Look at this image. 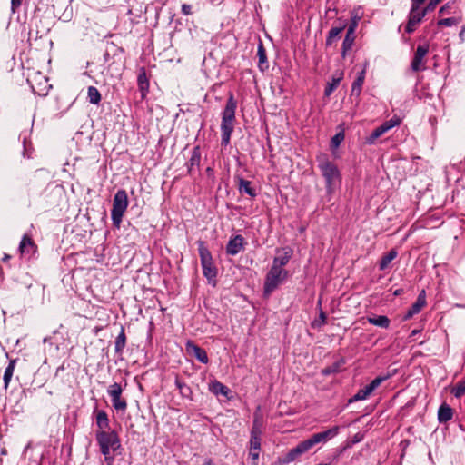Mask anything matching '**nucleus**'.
Listing matches in <instances>:
<instances>
[{"label": "nucleus", "mask_w": 465, "mask_h": 465, "mask_svg": "<svg viewBox=\"0 0 465 465\" xmlns=\"http://www.w3.org/2000/svg\"><path fill=\"white\" fill-rule=\"evenodd\" d=\"M319 168L326 182V188L329 193L341 183V174L337 166L326 157H319Z\"/></svg>", "instance_id": "1"}, {"label": "nucleus", "mask_w": 465, "mask_h": 465, "mask_svg": "<svg viewBox=\"0 0 465 465\" xmlns=\"http://www.w3.org/2000/svg\"><path fill=\"white\" fill-rule=\"evenodd\" d=\"M96 440L100 447L104 460L114 459L111 452L120 448V440L114 430H98L96 432Z\"/></svg>", "instance_id": "2"}, {"label": "nucleus", "mask_w": 465, "mask_h": 465, "mask_svg": "<svg viewBox=\"0 0 465 465\" xmlns=\"http://www.w3.org/2000/svg\"><path fill=\"white\" fill-rule=\"evenodd\" d=\"M198 246L201 264L203 268V274L207 279L210 284L215 286L217 269L213 264L212 254L208 248L205 246L203 242L199 241Z\"/></svg>", "instance_id": "3"}, {"label": "nucleus", "mask_w": 465, "mask_h": 465, "mask_svg": "<svg viewBox=\"0 0 465 465\" xmlns=\"http://www.w3.org/2000/svg\"><path fill=\"white\" fill-rule=\"evenodd\" d=\"M288 271L272 266L264 280L263 292L265 296L271 295L288 278Z\"/></svg>", "instance_id": "4"}, {"label": "nucleus", "mask_w": 465, "mask_h": 465, "mask_svg": "<svg viewBox=\"0 0 465 465\" xmlns=\"http://www.w3.org/2000/svg\"><path fill=\"white\" fill-rule=\"evenodd\" d=\"M128 196L124 190H118L114 196L111 218L114 225L120 227L124 213L128 207Z\"/></svg>", "instance_id": "5"}, {"label": "nucleus", "mask_w": 465, "mask_h": 465, "mask_svg": "<svg viewBox=\"0 0 465 465\" xmlns=\"http://www.w3.org/2000/svg\"><path fill=\"white\" fill-rule=\"evenodd\" d=\"M421 4L412 3L411 8L409 15V20L406 25V31L408 33H412L416 26L420 24L422 18L426 15L430 10H427V6L423 9H420Z\"/></svg>", "instance_id": "6"}, {"label": "nucleus", "mask_w": 465, "mask_h": 465, "mask_svg": "<svg viewBox=\"0 0 465 465\" xmlns=\"http://www.w3.org/2000/svg\"><path fill=\"white\" fill-rule=\"evenodd\" d=\"M263 420L258 411L254 414L253 425L251 431L250 449H261V435L262 432Z\"/></svg>", "instance_id": "7"}, {"label": "nucleus", "mask_w": 465, "mask_h": 465, "mask_svg": "<svg viewBox=\"0 0 465 465\" xmlns=\"http://www.w3.org/2000/svg\"><path fill=\"white\" fill-rule=\"evenodd\" d=\"M428 52L429 47L427 45H419L417 47L413 60L411 62V68L413 71L418 72L425 69V57Z\"/></svg>", "instance_id": "8"}, {"label": "nucleus", "mask_w": 465, "mask_h": 465, "mask_svg": "<svg viewBox=\"0 0 465 465\" xmlns=\"http://www.w3.org/2000/svg\"><path fill=\"white\" fill-rule=\"evenodd\" d=\"M313 446L314 445L311 438L300 442L295 448L290 450L286 457L287 461H293L299 456L309 451Z\"/></svg>", "instance_id": "9"}, {"label": "nucleus", "mask_w": 465, "mask_h": 465, "mask_svg": "<svg viewBox=\"0 0 465 465\" xmlns=\"http://www.w3.org/2000/svg\"><path fill=\"white\" fill-rule=\"evenodd\" d=\"M340 430L339 426H334L332 428H330L324 431H321L318 433L313 434L312 437H310L313 442V445L319 443H326L330 440L333 439L335 436L338 435Z\"/></svg>", "instance_id": "10"}, {"label": "nucleus", "mask_w": 465, "mask_h": 465, "mask_svg": "<svg viewBox=\"0 0 465 465\" xmlns=\"http://www.w3.org/2000/svg\"><path fill=\"white\" fill-rule=\"evenodd\" d=\"M108 394L112 399L113 407H125L126 402L121 400L122 386L119 383L114 382L108 388Z\"/></svg>", "instance_id": "11"}, {"label": "nucleus", "mask_w": 465, "mask_h": 465, "mask_svg": "<svg viewBox=\"0 0 465 465\" xmlns=\"http://www.w3.org/2000/svg\"><path fill=\"white\" fill-rule=\"evenodd\" d=\"M292 255V250L290 248H283L277 251V255L274 257L272 265L279 269H284L283 267L289 262Z\"/></svg>", "instance_id": "12"}, {"label": "nucleus", "mask_w": 465, "mask_h": 465, "mask_svg": "<svg viewBox=\"0 0 465 465\" xmlns=\"http://www.w3.org/2000/svg\"><path fill=\"white\" fill-rule=\"evenodd\" d=\"M186 351L188 354L194 356L199 361L203 363L208 362V356L206 351L194 344L193 341L186 342Z\"/></svg>", "instance_id": "13"}, {"label": "nucleus", "mask_w": 465, "mask_h": 465, "mask_svg": "<svg viewBox=\"0 0 465 465\" xmlns=\"http://www.w3.org/2000/svg\"><path fill=\"white\" fill-rule=\"evenodd\" d=\"M243 244L244 238L240 234L235 235L229 241L226 246V252L230 255H236L243 249Z\"/></svg>", "instance_id": "14"}, {"label": "nucleus", "mask_w": 465, "mask_h": 465, "mask_svg": "<svg viewBox=\"0 0 465 465\" xmlns=\"http://www.w3.org/2000/svg\"><path fill=\"white\" fill-rule=\"evenodd\" d=\"M425 292L422 291L421 293L418 296L416 302L412 304V306L409 309L404 316V320L411 319L413 315L419 313L420 310L425 306Z\"/></svg>", "instance_id": "15"}, {"label": "nucleus", "mask_w": 465, "mask_h": 465, "mask_svg": "<svg viewBox=\"0 0 465 465\" xmlns=\"http://www.w3.org/2000/svg\"><path fill=\"white\" fill-rule=\"evenodd\" d=\"M235 109H236V103L233 100L232 96H231L226 104V106L224 108V111L223 113V121H233L235 120Z\"/></svg>", "instance_id": "16"}, {"label": "nucleus", "mask_w": 465, "mask_h": 465, "mask_svg": "<svg viewBox=\"0 0 465 465\" xmlns=\"http://www.w3.org/2000/svg\"><path fill=\"white\" fill-rule=\"evenodd\" d=\"M233 121H222V141L224 144H228L230 142L231 134L233 131Z\"/></svg>", "instance_id": "17"}, {"label": "nucleus", "mask_w": 465, "mask_h": 465, "mask_svg": "<svg viewBox=\"0 0 465 465\" xmlns=\"http://www.w3.org/2000/svg\"><path fill=\"white\" fill-rule=\"evenodd\" d=\"M35 245L32 239L25 235L20 242L19 250L22 254H30L35 252Z\"/></svg>", "instance_id": "18"}, {"label": "nucleus", "mask_w": 465, "mask_h": 465, "mask_svg": "<svg viewBox=\"0 0 465 465\" xmlns=\"http://www.w3.org/2000/svg\"><path fill=\"white\" fill-rule=\"evenodd\" d=\"M343 78V72L338 71L336 72L331 78V82L328 84L327 87L325 88V95L329 96L340 84L341 81Z\"/></svg>", "instance_id": "19"}, {"label": "nucleus", "mask_w": 465, "mask_h": 465, "mask_svg": "<svg viewBox=\"0 0 465 465\" xmlns=\"http://www.w3.org/2000/svg\"><path fill=\"white\" fill-rule=\"evenodd\" d=\"M364 79H365V70L363 69L359 73L357 78L352 83L351 95L359 96L361 94V88H362V85L364 83Z\"/></svg>", "instance_id": "20"}, {"label": "nucleus", "mask_w": 465, "mask_h": 465, "mask_svg": "<svg viewBox=\"0 0 465 465\" xmlns=\"http://www.w3.org/2000/svg\"><path fill=\"white\" fill-rule=\"evenodd\" d=\"M238 190L241 193H244L251 197L256 196L255 189L252 187L251 182L242 178L238 179Z\"/></svg>", "instance_id": "21"}, {"label": "nucleus", "mask_w": 465, "mask_h": 465, "mask_svg": "<svg viewBox=\"0 0 465 465\" xmlns=\"http://www.w3.org/2000/svg\"><path fill=\"white\" fill-rule=\"evenodd\" d=\"M367 321L375 326L387 329L390 326V319L385 315H379L374 317H368Z\"/></svg>", "instance_id": "22"}, {"label": "nucleus", "mask_w": 465, "mask_h": 465, "mask_svg": "<svg viewBox=\"0 0 465 465\" xmlns=\"http://www.w3.org/2000/svg\"><path fill=\"white\" fill-rule=\"evenodd\" d=\"M95 420L99 430H106L107 429H109V420L107 414L104 411H96Z\"/></svg>", "instance_id": "23"}, {"label": "nucleus", "mask_w": 465, "mask_h": 465, "mask_svg": "<svg viewBox=\"0 0 465 465\" xmlns=\"http://www.w3.org/2000/svg\"><path fill=\"white\" fill-rule=\"evenodd\" d=\"M210 391L214 393L215 395H223L228 396L229 392L231 391L226 386H224L220 381H213L210 384Z\"/></svg>", "instance_id": "24"}, {"label": "nucleus", "mask_w": 465, "mask_h": 465, "mask_svg": "<svg viewBox=\"0 0 465 465\" xmlns=\"http://www.w3.org/2000/svg\"><path fill=\"white\" fill-rule=\"evenodd\" d=\"M354 39H355L354 34H350V31L347 30V34L343 40L342 47H341L342 56H345L346 53L351 49L352 45L354 43Z\"/></svg>", "instance_id": "25"}, {"label": "nucleus", "mask_w": 465, "mask_h": 465, "mask_svg": "<svg viewBox=\"0 0 465 465\" xmlns=\"http://www.w3.org/2000/svg\"><path fill=\"white\" fill-rule=\"evenodd\" d=\"M87 94H88L89 102L91 104H98L100 103V101H101V94H100V92L98 91L97 88H95L94 86L88 87Z\"/></svg>", "instance_id": "26"}, {"label": "nucleus", "mask_w": 465, "mask_h": 465, "mask_svg": "<svg viewBox=\"0 0 465 465\" xmlns=\"http://www.w3.org/2000/svg\"><path fill=\"white\" fill-rule=\"evenodd\" d=\"M396 256H397V252L395 250L390 251L381 260L380 269L381 270H385L389 266L390 262L396 258Z\"/></svg>", "instance_id": "27"}, {"label": "nucleus", "mask_w": 465, "mask_h": 465, "mask_svg": "<svg viewBox=\"0 0 465 465\" xmlns=\"http://www.w3.org/2000/svg\"><path fill=\"white\" fill-rule=\"evenodd\" d=\"M371 393L372 391L370 389V386L366 385L362 389L359 390V391L353 396V398L349 401V402L351 403L354 400H364Z\"/></svg>", "instance_id": "28"}, {"label": "nucleus", "mask_w": 465, "mask_h": 465, "mask_svg": "<svg viewBox=\"0 0 465 465\" xmlns=\"http://www.w3.org/2000/svg\"><path fill=\"white\" fill-rule=\"evenodd\" d=\"M453 417L452 409H439L438 420L440 422H447Z\"/></svg>", "instance_id": "29"}, {"label": "nucleus", "mask_w": 465, "mask_h": 465, "mask_svg": "<svg viewBox=\"0 0 465 465\" xmlns=\"http://www.w3.org/2000/svg\"><path fill=\"white\" fill-rule=\"evenodd\" d=\"M14 370H15V361H10L9 365L6 367L5 373H4V377H3L5 388L8 387V384H9V382L12 379L13 373H14Z\"/></svg>", "instance_id": "30"}, {"label": "nucleus", "mask_w": 465, "mask_h": 465, "mask_svg": "<svg viewBox=\"0 0 465 465\" xmlns=\"http://www.w3.org/2000/svg\"><path fill=\"white\" fill-rule=\"evenodd\" d=\"M125 342H126V337H125V334L124 332V330H122V331L117 336L116 341H115V351H116V352H120V351H123V349L125 346Z\"/></svg>", "instance_id": "31"}, {"label": "nucleus", "mask_w": 465, "mask_h": 465, "mask_svg": "<svg viewBox=\"0 0 465 465\" xmlns=\"http://www.w3.org/2000/svg\"><path fill=\"white\" fill-rule=\"evenodd\" d=\"M343 27H333L330 30L326 44L331 45L335 38L342 32Z\"/></svg>", "instance_id": "32"}, {"label": "nucleus", "mask_w": 465, "mask_h": 465, "mask_svg": "<svg viewBox=\"0 0 465 465\" xmlns=\"http://www.w3.org/2000/svg\"><path fill=\"white\" fill-rule=\"evenodd\" d=\"M401 124V119L399 117H392L391 119L384 122L381 126L383 128L385 132H388L394 126H397Z\"/></svg>", "instance_id": "33"}, {"label": "nucleus", "mask_w": 465, "mask_h": 465, "mask_svg": "<svg viewBox=\"0 0 465 465\" xmlns=\"http://www.w3.org/2000/svg\"><path fill=\"white\" fill-rule=\"evenodd\" d=\"M461 22V17H449L441 19L438 22L439 25L452 26Z\"/></svg>", "instance_id": "34"}, {"label": "nucleus", "mask_w": 465, "mask_h": 465, "mask_svg": "<svg viewBox=\"0 0 465 465\" xmlns=\"http://www.w3.org/2000/svg\"><path fill=\"white\" fill-rule=\"evenodd\" d=\"M201 156L197 148H195L193 152L191 159L189 161V171L192 170L193 166H198L200 163Z\"/></svg>", "instance_id": "35"}, {"label": "nucleus", "mask_w": 465, "mask_h": 465, "mask_svg": "<svg viewBox=\"0 0 465 465\" xmlns=\"http://www.w3.org/2000/svg\"><path fill=\"white\" fill-rule=\"evenodd\" d=\"M452 393L455 397H461L465 393V380L460 381L452 388Z\"/></svg>", "instance_id": "36"}, {"label": "nucleus", "mask_w": 465, "mask_h": 465, "mask_svg": "<svg viewBox=\"0 0 465 465\" xmlns=\"http://www.w3.org/2000/svg\"><path fill=\"white\" fill-rule=\"evenodd\" d=\"M361 20V15L358 13L352 14L351 24L349 25L348 31H350V34H354L355 30L358 26V23Z\"/></svg>", "instance_id": "37"}, {"label": "nucleus", "mask_w": 465, "mask_h": 465, "mask_svg": "<svg viewBox=\"0 0 465 465\" xmlns=\"http://www.w3.org/2000/svg\"><path fill=\"white\" fill-rule=\"evenodd\" d=\"M390 377V375H387V376H378L377 378H375L370 384H368L370 386V389L373 391L374 390H376L384 381H386L388 378Z\"/></svg>", "instance_id": "38"}, {"label": "nucleus", "mask_w": 465, "mask_h": 465, "mask_svg": "<svg viewBox=\"0 0 465 465\" xmlns=\"http://www.w3.org/2000/svg\"><path fill=\"white\" fill-rule=\"evenodd\" d=\"M326 322V314L322 311L319 315V319H316L312 322V326L313 328L321 327Z\"/></svg>", "instance_id": "39"}, {"label": "nucleus", "mask_w": 465, "mask_h": 465, "mask_svg": "<svg viewBox=\"0 0 465 465\" xmlns=\"http://www.w3.org/2000/svg\"><path fill=\"white\" fill-rule=\"evenodd\" d=\"M386 132L383 130V128L380 125L379 127H377L373 132L372 134H371L370 138H369V142L370 143H373L377 138H379L380 136H381L383 134H385Z\"/></svg>", "instance_id": "40"}, {"label": "nucleus", "mask_w": 465, "mask_h": 465, "mask_svg": "<svg viewBox=\"0 0 465 465\" xmlns=\"http://www.w3.org/2000/svg\"><path fill=\"white\" fill-rule=\"evenodd\" d=\"M344 139L343 133L336 134L331 139V146L337 148Z\"/></svg>", "instance_id": "41"}, {"label": "nucleus", "mask_w": 465, "mask_h": 465, "mask_svg": "<svg viewBox=\"0 0 465 465\" xmlns=\"http://www.w3.org/2000/svg\"><path fill=\"white\" fill-rule=\"evenodd\" d=\"M257 54L259 57V66L261 67L262 64L266 62L265 50L262 45H260L258 47Z\"/></svg>", "instance_id": "42"}, {"label": "nucleus", "mask_w": 465, "mask_h": 465, "mask_svg": "<svg viewBox=\"0 0 465 465\" xmlns=\"http://www.w3.org/2000/svg\"><path fill=\"white\" fill-rule=\"evenodd\" d=\"M260 450L250 449L249 456L252 459V465H258Z\"/></svg>", "instance_id": "43"}, {"label": "nucleus", "mask_w": 465, "mask_h": 465, "mask_svg": "<svg viewBox=\"0 0 465 465\" xmlns=\"http://www.w3.org/2000/svg\"><path fill=\"white\" fill-rule=\"evenodd\" d=\"M138 84L141 91L143 93L148 86V83L144 74H140L138 76Z\"/></svg>", "instance_id": "44"}, {"label": "nucleus", "mask_w": 465, "mask_h": 465, "mask_svg": "<svg viewBox=\"0 0 465 465\" xmlns=\"http://www.w3.org/2000/svg\"><path fill=\"white\" fill-rule=\"evenodd\" d=\"M442 0H430L427 5V10L433 11L438 4H440Z\"/></svg>", "instance_id": "45"}, {"label": "nucleus", "mask_w": 465, "mask_h": 465, "mask_svg": "<svg viewBox=\"0 0 465 465\" xmlns=\"http://www.w3.org/2000/svg\"><path fill=\"white\" fill-rule=\"evenodd\" d=\"M339 368V364L336 363L333 367L326 368L322 371L323 374H330L331 372L337 371Z\"/></svg>", "instance_id": "46"}, {"label": "nucleus", "mask_w": 465, "mask_h": 465, "mask_svg": "<svg viewBox=\"0 0 465 465\" xmlns=\"http://www.w3.org/2000/svg\"><path fill=\"white\" fill-rule=\"evenodd\" d=\"M191 9H192L191 5H189L187 4H183L182 5V13L185 15H191V13H192Z\"/></svg>", "instance_id": "47"}, {"label": "nucleus", "mask_w": 465, "mask_h": 465, "mask_svg": "<svg viewBox=\"0 0 465 465\" xmlns=\"http://www.w3.org/2000/svg\"><path fill=\"white\" fill-rule=\"evenodd\" d=\"M11 3L13 7H17L21 5L22 0H11Z\"/></svg>", "instance_id": "48"}, {"label": "nucleus", "mask_w": 465, "mask_h": 465, "mask_svg": "<svg viewBox=\"0 0 465 465\" xmlns=\"http://www.w3.org/2000/svg\"><path fill=\"white\" fill-rule=\"evenodd\" d=\"M448 8H449V5H443V6H441V7H440V9L439 13H440V15H444V14L447 12Z\"/></svg>", "instance_id": "49"}, {"label": "nucleus", "mask_w": 465, "mask_h": 465, "mask_svg": "<svg viewBox=\"0 0 465 465\" xmlns=\"http://www.w3.org/2000/svg\"><path fill=\"white\" fill-rule=\"evenodd\" d=\"M464 35H465V25L462 26V28L460 32V38L461 39V41L465 40Z\"/></svg>", "instance_id": "50"}, {"label": "nucleus", "mask_w": 465, "mask_h": 465, "mask_svg": "<svg viewBox=\"0 0 465 465\" xmlns=\"http://www.w3.org/2000/svg\"><path fill=\"white\" fill-rule=\"evenodd\" d=\"M105 462H106V465H113L114 459H110L108 460H105Z\"/></svg>", "instance_id": "51"}, {"label": "nucleus", "mask_w": 465, "mask_h": 465, "mask_svg": "<svg viewBox=\"0 0 465 465\" xmlns=\"http://www.w3.org/2000/svg\"><path fill=\"white\" fill-rule=\"evenodd\" d=\"M412 3L423 4L425 0H411Z\"/></svg>", "instance_id": "52"}, {"label": "nucleus", "mask_w": 465, "mask_h": 465, "mask_svg": "<svg viewBox=\"0 0 465 465\" xmlns=\"http://www.w3.org/2000/svg\"><path fill=\"white\" fill-rule=\"evenodd\" d=\"M361 436L356 435V436H355L354 442H358V441H360V440H361Z\"/></svg>", "instance_id": "53"}, {"label": "nucleus", "mask_w": 465, "mask_h": 465, "mask_svg": "<svg viewBox=\"0 0 465 465\" xmlns=\"http://www.w3.org/2000/svg\"><path fill=\"white\" fill-rule=\"evenodd\" d=\"M204 465H214L211 460L204 462Z\"/></svg>", "instance_id": "54"}, {"label": "nucleus", "mask_w": 465, "mask_h": 465, "mask_svg": "<svg viewBox=\"0 0 465 465\" xmlns=\"http://www.w3.org/2000/svg\"><path fill=\"white\" fill-rule=\"evenodd\" d=\"M6 453H7L6 450L5 449H2L1 454L2 455H6Z\"/></svg>", "instance_id": "55"}, {"label": "nucleus", "mask_w": 465, "mask_h": 465, "mask_svg": "<svg viewBox=\"0 0 465 465\" xmlns=\"http://www.w3.org/2000/svg\"><path fill=\"white\" fill-rule=\"evenodd\" d=\"M441 408H444V407H447V405L445 403L441 404L440 405Z\"/></svg>", "instance_id": "56"}]
</instances>
